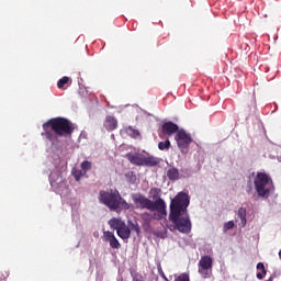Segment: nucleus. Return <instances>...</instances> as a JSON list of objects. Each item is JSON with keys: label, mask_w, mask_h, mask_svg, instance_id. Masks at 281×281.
<instances>
[{"label": "nucleus", "mask_w": 281, "mask_h": 281, "mask_svg": "<svg viewBox=\"0 0 281 281\" xmlns=\"http://www.w3.org/2000/svg\"><path fill=\"white\" fill-rule=\"evenodd\" d=\"M188 205H190V198L184 192H179L170 203L169 221L181 234H190L192 229V223L188 216Z\"/></svg>", "instance_id": "f257e3e1"}, {"label": "nucleus", "mask_w": 281, "mask_h": 281, "mask_svg": "<svg viewBox=\"0 0 281 281\" xmlns=\"http://www.w3.org/2000/svg\"><path fill=\"white\" fill-rule=\"evenodd\" d=\"M42 137L48 139V142H58V137H67L74 133V124L65 117L49 119L43 125Z\"/></svg>", "instance_id": "f03ea898"}, {"label": "nucleus", "mask_w": 281, "mask_h": 281, "mask_svg": "<svg viewBox=\"0 0 281 281\" xmlns=\"http://www.w3.org/2000/svg\"><path fill=\"white\" fill-rule=\"evenodd\" d=\"M99 201L106 207L110 212H120L121 210H131V204L122 198L117 189H110L108 191L99 192Z\"/></svg>", "instance_id": "7ed1b4c3"}, {"label": "nucleus", "mask_w": 281, "mask_h": 281, "mask_svg": "<svg viewBox=\"0 0 281 281\" xmlns=\"http://www.w3.org/2000/svg\"><path fill=\"white\" fill-rule=\"evenodd\" d=\"M132 199L138 210H149V212H157V214L166 216V202L164 199L153 201L143 194H133Z\"/></svg>", "instance_id": "20e7f679"}, {"label": "nucleus", "mask_w": 281, "mask_h": 281, "mask_svg": "<svg viewBox=\"0 0 281 281\" xmlns=\"http://www.w3.org/2000/svg\"><path fill=\"white\" fill-rule=\"evenodd\" d=\"M254 186L258 196H262L263 199H269L274 190L271 176L265 172H257L254 180Z\"/></svg>", "instance_id": "39448f33"}, {"label": "nucleus", "mask_w": 281, "mask_h": 281, "mask_svg": "<svg viewBox=\"0 0 281 281\" xmlns=\"http://www.w3.org/2000/svg\"><path fill=\"white\" fill-rule=\"evenodd\" d=\"M126 158L130 161V164H133V166H146L147 168L159 166V159H157L155 156L146 157L142 154L128 153L126 154Z\"/></svg>", "instance_id": "423d86ee"}, {"label": "nucleus", "mask_w": 281, "mask_h": 281, "mask_svg": "<svg viewBox=\"0 0 281 281\" xmlns=\"http://www.w3.org/2000/svg\"><path fill=\"white\" fill-rule=\"evenodd\" d=\"M212 257L203 256L199 261V273L202 278L207 279L212 276Z\"/></svg>", "instance_id": "0eeeda50"}, {"label": "nucleus", "mask_w": 281, "mask_h": 281, "mask_svg": "<svg viewBox=\"0 0 281 281\" xmlns=\"http://www.w3.org/2000/svg\"><path fill=\"white\" fill-rule=\"evenodd\" d=\"M175 139L181 150H183L184 148H190V144H192V136H190V134H188L184 130L178 131Z\"/></svg>", "instance_id": "6e6552de"}, {"label": "nucleus", "mask_w": 281, "mask_h": 281, "mask_svg": "<svg viewBox=\"0 0 281 281\" xmlns=\"http://www.w3.org/2000/svg\"><path fill=\"white\" fill-rule=\"evenodd\" d=\"M103 240L110 243L112 249H120L122 247V244H120V240H117V237L111 231L103 232Z\"/></svg>", "instance_id": "1a4fd4ad"}, {"label": "nucleus", "mask_w": 281, "mask_h": 281, "mask_svg": "<svg viewBox=\"0 0 281 281\" xmlns=\"http://www.w3.org/2000/svg\"><path fill=\"white\" fill-rule=\"evenodd\" d=\"M179 125H177V123H172V122H166L161 125V133L162 135H167L168 137H172V135H177V133H179Z\"/></svg>", "instance_id": "9d476101"}, {"label": "nucleus", "mask_w": 281, "mask_h": 281, "mask_svg": "<svg viewBox=\"0 0 281 281\" xmlns=\"http://www.w3.org/2000/svg\"><path fill=\"white\" fill-rule=\"evenodd\" d=\"M117 237L122 238V240H128L131 238V228L126 225V223L121 226L119 231H116Z\"/></svg>", "instance_id": "9b49d317"}, {"label": "nucleus", "mask_w": 281, "mask_h": 281, "mask_svg": "<svg viewBox=\"0 0 281 281\" xmlns=\"http://www.w3.org/2000/svg\"><path fill=\"white\" fill-rule=\"evenodd\" d=\"M166 215H161V214H151L148 212H145L143 214H140V218L142 221H144V223H150V221H154V218H156V221L161 220L162 217H165Z\"/></svg>", "instance_id": "f8f14e48"}, {"label": "nucleus", "mask_w": 281, "mask_h": 281, "mask_svg": "<svg viewBox=\"0 0 281 281\" xmlns=\"http://www.w3.org/2000/svg\"><path fill=\"white\" fill-rule=\"evenodd\" d=\"M104 126L106 131H115L117 128V119L115 116H106Z\"/></svg>", "instance_id": "ddd939ff"}, {"label": "nucleus", "mask_w": 281, "mask_h": 281, "mask_svg": "<svg viewBox=\"0 0 281 281\" xmlns=\"http://www.w3.org/2000/svg\"><path fill=\"white\" fill-rule=\"evenodd\" d=\"M124 221L122 218L113 217L111 218L108 224L110 225L111 229H115L116 232L124 226Z\"/></svg>", "instance_id": "4468645a"}, {"label": "nucleus", "mask_w": 281, "mask_h": 281, "mask_svg": "<svg viewBox=\"0 0 281 281\" xmlns=\"http://www.w3.org/2000/svg\"><path fill=\"white\" fill-rule=\"evenodd\" d=\"M167 177L170 181H179V169L172 167L167 171Z\"/></svg>", "instance_id": "2eb2a0df"}, {"label": "nucleus", "mask_w": 281, "mask_h": 281, "mask_svg": "<svg viewBox=\"0 0 281 281\" xmlns=\"http://www.w3.org/2000/svg\"><path fill=\"white\" fill-rule=\"evenodd\" d=\"M237 216L241 221V227H245V225H247V209L239 207L237 212Z\"/></svg>", "instance_id": "dca6fc26"}, {"label": "nucleus", "mask_w": 281, "mask_h": 281, "mask_svg": "<svg viewBox=\"0 0 281 281\" xmlns=\"http://www.w3.org/2000/svg\"><path fill=\"white\" fill-rule=\"evenodd\" d=\"M257 269L258 271H261L257 273V279L265 280V276H267V269L265 268V263L262 262L257 263Z\"/></svg>", "instance_id": "f3484780"}, {"label": "nucleus", "mask_w": 281, "mask_h": 281, "mask_svg": "<svg viewBox=\"0 0 281 281\" xmlns=\"http://www.w3.org/2000/svg\"><path fill=\"white\" fill-rule=\"evenodd\" d=\"M126 135H130V137H133L134 139H137L139 137V131L133 128V126L125 127Z\"/></svg>", "instance_id": "a211bd4d"}, {"label": "nucleus", "mask_w": 281, "mask_h": 281, "mask_svg": "<svg viewBox=\"0 0 281 281\" xmlns=\"http://www.w3.org/2000/svg\"><path fill=\"white\" fill-rule=\"evenodd\" d=\"M128 228L130 232H135L137 236H139V233L142 232V228H139V224L133 222H128Z\"/></svg>", "instance_id": "6ab92c4d"}, {"label": "nucleus", "mask_w": 281, "mask_h": 281, "mask_svg": "<svg viewBox=\"0 0 281 281\" xmlns=\"http://www.w3.org/2000/svg\"><path fill=\"white\" fill-rule=\"evenodd\" d=\"M71 175H72V177H75L76 181H80V179H82V175H85V173L80 169L72 168Z\"/></svg>", "instance_id": "aec40b11"}, {"label": "nucleus", "mask_w": 281, "mask_h": 281, "mask_svg": "<svg viewBox=\"0 0 281 281\" xmlns=\"http://www.w3.org/2000/svg\"><path fill=\"white\" fill-rule=\"evenodd\" d=\"M149 194L151 195V199H156V201H157V199H161L159 196V194H161V189L153 188V189H150Z\"/></svg>", "instance_id": "412c9836"}, {"label": "nucleus", "mask_w": 281, "mask_h": 281, "mask_svg": "<svg viewBox=\"0 0 281 281\" xmlns=\"http://www.w3.org/2000/svg\"><path fill=\"white\" fill-rule=\"evenodd\" d=\"M65 85H69V77H63L57 82L58 89H65Z\"/></svg>", "instance_id": "4be33fe9"}, {"label": "nucleus", "mask_w": 281, "mask_h": 281, "mask_svg": "<svg viewBox=\"0 0 281 281\" xmlns=\"http://www.w3.org/2000/svg\"><path fill=\"white\" fill-rule=\"evenodd\" d=\"M159 150H168L170 148V140L167 139L166 142L158 143Z\"/></svg>", "instance_id": "5701e85b"}, {"label": "nucleus", "mask_w": 281, "mask_h": 281, "mask_svg": "<svg viewBox=\"0 0 281 281\" xmlns=\"http://www.w3.org/2000/svg\"><path fill=\"white\" fill-rule=\"evenodd\" d=\"M81 170L83 172H87V170H91V162L89 160H86L81 164Z\"/></svg>", "instance_id": "b1692460"}, {"label": "nucleus", "mask_w": 281, "mask_h": 281, "mask_svg": "<svg viewBox=\"0 0 281 281\" xmlns=\"http://www.w3.org/2000/svg\"><path fill=\"white\" fill-rule=\"evenodd\" d=\"M126 177L130 178V182L131 183H135V181H137V176H135V172L134 171H130L126 173Z\"/></svg>", "instance_id": "393cba45"}, {"label": "nucleus", "mask_w": 281, "mask_h": 281, "mask_svg": "<svg viewBox=\"0 0 281 281\" xmlns=\"http://www.w3.org/2000/svg\"><path fill=\"white\" fill-rule=\"evenodd\" d=\"M229 229H234V221H229L224 224V231L227 232Z\"/></svg>", "instance_id": "a878e982"}, {"label": "nucleus", "mask_w": 281, "mask_h": 281, "mask_svg": "<svg viewBox=\"0 0 281 281\" xmlns=\"http://www.w3.org/2000/svg\"><path fill=\"white\" fill-rule=\"evenodd\" d=\"M133 281H144V277L143 276H136L133 278Z\"/></svg>", "instance_id": "bb28decb"}]
</instances>
